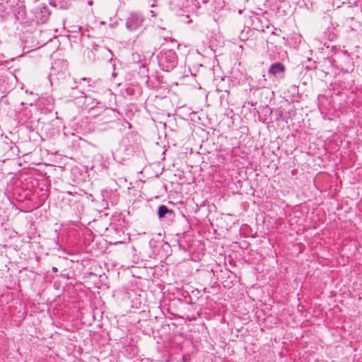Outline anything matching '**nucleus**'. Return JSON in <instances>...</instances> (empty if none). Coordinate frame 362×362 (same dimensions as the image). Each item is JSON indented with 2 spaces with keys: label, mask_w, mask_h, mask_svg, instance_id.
Returning a JSON list of instances; mask_svg holds the SVG:
<instances>
[{
  "label": "nucleus",
  "mask_w": 362,
  "mask_h": 362,
  "mask_svg": "<svg viewBox=\"0 0 362 362\" xmlns=\"http://www.w3.org/2000/svg\"><path fill=\"white\" fill-rule=\"evenodd\" d=\"M52 271L53 272H57L58 269H57L56 267H53L52 268Z\"/></svg>",
  "instance_id": "7ed1b4c3"
},
{
  "label": "nucleus",
  "mask_w": 362,
  "mask_h": 362,
  "mask_svg": "<svg viewBox=\"0 0 362 362\" xmlns=\"http://www.w3.org/2000/svg\"><path fill=\"white\" fill-rule=\"evenodd\" d=\"M286 67L285 66L279 62L275 63L272 64L269 69V74L272 76H277L279 74H284L285 72Z\"/></svg>",
  "instance_id": "f257e3e1"
},
{
  "label": "nucleus",
  "mask_w": 362,
  "mask_h": 362,
  "mask_svg": "<svg viewBox=\"0 0 362 362\" xmlns=\"http://www.w3.org/2000/svg\"><path fill=\"white\" fill-rule=\"evenodd\" d=\"M167 214H173V211L168 209V207L165 205H160L158 210V215L159 218H163Z\"/></svg>",
  "instance_id": "f03ea898"
},
{
  "label": "nucleus",
  "mask_w": 362,
  "mask_h": 362,
  "mask_svg": "<svg viewBox=\"0 0 362 362\" xmlns=\"http://www.w3.org/2000/svg\"><path fill=\"white\" fill-rule=\"evenodd\" d=\"M67 193H68L69 194H72V192H69H69H67Z\"/></svg>",
  "instance_id": "20e7f679"
}]
</instances>
